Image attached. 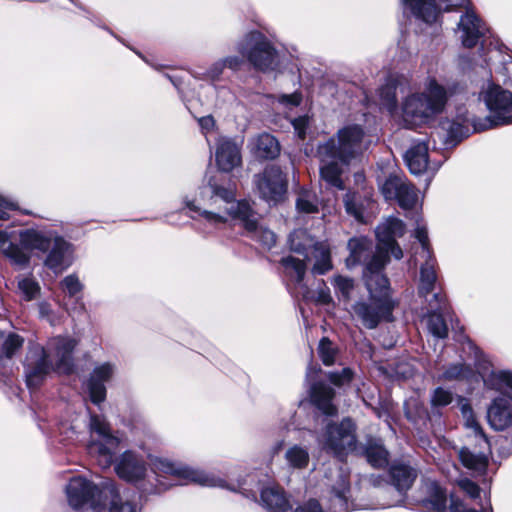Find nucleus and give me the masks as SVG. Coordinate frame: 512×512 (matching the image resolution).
I'll list each match as a JSON object with an SVG mask.
<instances>
[{"label":"nucleus","mask_w":512,"mask_h":512,"mask_svg":"<svg viewBox=\"0 0 512 512\" xmlns=\"http://www.w3.org/2000/svg\"><path fill=\"white\" fill-rule=\"evenodd\" d=\"M117 475L139 485L145 494H157L175 485L196 483L207 487H224V480L201 470L192 469L167 459H156L152 463V475L147 476L143 458L131 451L124 452L115 465Z\"/></svg>","instance_id":"f257e3e1"},{"label":"nucleus","mask_w":512,"mask_h":512,"mask_svg":"<svg viewBox=\"0 0 512 512\" xmlns=\"http://www.w3.org/2000/svg\"><path fill=\"white\" fill-rule=\"evenodd\" d=\"M107 482L113 481L104 480L99 485H96L84 477H73L66 486L69 505L74 509L87 505L90 512H102L104 501L102 492Z\"/></svg>","instance_id":"9b49d317"},{"label":"nucleus","mask_w":512,"mask_h":512,"mask_svg":"<svg viewBox=\"0 0 512 512\" xmlns=\"http://www.w3.org/2000/svg\"><path fill=\"white\" fill-rule=\"evenodd\" d=\"M9 243V237L8 234L4 231H0V250H3L6 248V246Z\"/></svg>","instance_id":"bf43d9fd"},{"label":"nucleus","mask_w":512,"mask_h":512,"mask_svg":"<svg viewBox=\"0 0 512 512\" xmlns=\"http://www.w3.org/2000/svg\"><path fill=\"white\" fill-rule=\"evenodd\" d=\"M327 378L335 385L341 386L349 383L353 378V372L350 368H344L340 372H329Z\"/></svg>","instance_id":"09e8293b"},{"label":"nucleus","mask_w":512,"mask_h":512,"mask_svg":"<svg viewBox=\"0 0 512 512\" xmlns=\"http://www.w3.org/2000/svg\"><path fill=\"white\" fill-rule=\"evenodd\" d=\"M309 120L306 116L295 118L292 121L293 128L298 138L304 140L306 137V130L308 128Z\"/></svg>","instance_id":"603ef678"},{"label":"nucleus","mask_w":512,"mask_h":512,"mask_svg":"<svg viewBox=\"0 0 512 512\" xmlns=\"http://www.w3.org/2000/svg\"><path fill=\"white\" fill-rule=\"evenodd\" d=\"M480 98L483 99L490 115L485 118L486 124L480 127L479 130L512 124V93L510 91L490 83L480 93ZM462 120L463 122L473 123L475 129L478 130L473 118L463 116Z\"/></svg>","instance_id":"0eeeda50"},{"label":"nucleus","mask_w":512,"mask_h":512,"mask_svg":"<svg viewBox=\"0 0 512 512\" xmlns=\"http://www.w3.org/2000/svg\"><path fill=\"white\" fill-rule=\"evenodd\" d=\"M427 304L429 310L426 316L428 331L438 339L447 338L449 329L444 316L449 314V308L445 295L442 292H434L432 298L427 300Z\"/></svg>","instance_id":"a211bd4d"},{"label":"nucleus","mask_w":512,"mask_h":512,"mask_svg":"<svg viewBox=\"0 0 512 512\" xmlns=\"http://www.w3.org/2000/svg\"><path fill=\"white\" fill-rule=\"evenodd\" d=\"M198 123L204 133L211 131L215 126V120L210 115L199 118Z\"/></svg>","instance_id":"4d7b16f0"},{"label":"nucleus","mask_w":512,"mask_h":512,"mask_svg":"<svg viewBox=\"0 0 512 512\" xmlns=\"http://www.w3.org/2000/svg\"><path fill=\"white\" fill-rule=\"evenodd\" d=\"M349 256L346 258V265L348 268H353L357 265H364L366 268L367 262L376 254L373 242L367 237H354L348 241Z\"/></svg>","instance_id":"5701e85b"},{"label":"nucleus","mask_w":512,"mask_h":512,"mask_svg":"<svg viewBox=\"0 0 512 512\" xmlns=\"http://www.w3.org/2000/svg\"><path fill=\"white\" fill-rule=\"evenodd\" d=\"M319 301L323 304H328L331 301V296L325 291L319 293Z\"/></svg>","instance_id":"052dcab7"},{"label":"nucleus","mask_w":512,"mask_h":512,"mask_svg":"<svg viewBox=\"0 0 512 512\" xmlns=\"http://www.w3.org/2000/svg\"><path fill=\"white\" fill-rule=\"evenodd\" d=\"M282 444H283L282 442H280V443L278 444V446H277V450L282 446Z\"/></svg>","instance_id":"69168bd1"},{"label":"nucleus","mask_w":512,"mask_h":512,"mask_svg":"<svg viewBox=\"0 0 512 512\" xmlns=\"http://www.w3.org/2000/svg\"><path fill=\"white\" fill-rule=\"evenodd\" d=\"M389 475L393 486L403 495L417 478V471L405 463L394 462L389 469Z\"/></svg>","instance_id":"a878e982"},{"label":"nucleus","mask_w":512,"mask_h":512,"mask_svg":"<svg viewBox=\"0 0 512 512\" xmlns=\"http://www.w3.org/2000/svg\"><path fill=\"white\" fill-rule=\"evenodd\" d=\"M295 512H323V509L317 500L311 499L305 502L304 504L298 506Z\"/></svg>","instance_id":"5fc2aeb1"},{"label":"nucleus","mask_w":512,"mask_h":512,"mask_svg":"<svg viewBox=\"0 0 512 512\" xmlns=\"http://www.w3.org/2000/svg\"><path fill=\"white\" fill-rule=\"evenodd\" d=\"M461 411L463 415L467 417L466 424L472 430L477 447L473 449L470 447H462L459 451V459L466 468L478 473H484L488 465L490 442L480 425L472 417L470 405L467 403L462 404Z\"/></svg>","instance_id":"9d476101"},{"label":"nucleus","mask_w":512,"mask_h":512,"mask_svg":"<svg viewBox=\"0 0 512 512\" xmlns=\"http://www.w3.org/2000/svg\"><path fill=\"white\" fill-rule=\"evenodd\" d=\"M255 183L261 198L268 203L277 204L281 202L287 192V176L276 165H269L261 174L256 175Z\"/></svg>","instance_id":"4468645a"},{"label":"nucleus","mask_w":512,"mask_h":512,"mask_svg":"<svg viewBox=\"0 0 512 512\" xmlns=\"http://www.w3.org/2000/svg\"><path fill=\"white\" fill-rule=\"evenodd\" d=\"M76 345V340L69 337L51 339L47 350L39 344L30 345L24 361L28 388L30 390L39 388L51 371L60 374L72 373L74 369L72 353Z\"/></svg>","instance_id":"20e7f679"},{"label":"nucleus","mask_w":512,"mask_h":512,"mask_svg":"<svg viewBox=\"0 0 512 512\" xmlns=\"http://www.w3.org/2000/svg\"><path fill=\"white\" fill-rule=\"evenodd\" d=\"M385 253H376L366 264L363 270V277L365 285L370 294V297L375 300L376 298H389V280L383 274L385 267Z\"/></svg>","instance_id":"dca6fc26"},{"label":"nucleus","mask_w":512,"mask_h":512,"mask_svg":"<svg viewBox=\"0 0 512 512\" xmlns=\"http://www.w3.org/2000/svg\"><path fill=\"white\" fill-rule=\"evenodd\" d=\"M41 315H47L50 311V306L47 303H41L39 305Z\"/></svg>","instance_id":"680f3d73"},{"label":"nucleus","mask_w":512,"mask_h":512,"mask_svg":"<svg viewBox=\"0 0 512 512\" xmlns=\"http://www.w3.org/2000/svg\"><path fill=\"white\" fill-rule=\"evenodd\" d=\"M338 350L327 337H323L318 345V354L326 366H331L336 361Z\"/></svg>","instance_id":"ea45409f"},{"label":"nucleus","mask_w":512,"mask_h":512,"mask_svg":"<svg viewBox=\"0 0 512 512\" xmlns=\"http://www.w3.org/2000/svg\"><path fill=\"white\" fill-rule=\"evenodd\" d=\"M89 431L90 440L87 445L89 454L101 467H110L119 446L118 437L112 434L105 417L96 414H90Z\"/></svg>","instance_id":"6e6552de"},{"label":"nucleus","mask_w":512,"mask_h":512,"mask_svg":"<svg viewBox=\"0 0 512 512\" xmlns=\"http://www.w3.org/2000/svg\"><path fill=\"white\" fill-rule=\"evenodd\" d=\"M345 209L348 214L352 215L356 220H363V210L361 206H359L355 200L354 196L346 195L345 199Z\"/></svg>","instance_id":"8fccbe9b"},{"label":"nucleus","mask_w":512,"mask_h":512,"mask_svg":"<svg viewBox=\"0 0 512 512\" xmlns=\"http://www.w3.org/2000/svg\"><path fill=\"white\" fill-rule=\"evenodd\" d=\"M381 193L386 200H397L401 208L409 210L418 202V190L405 178L389 176L381 185Z\"/></svg>","instance_id":"f3484780"},{"label":"nucleus","mask_w":512,"mask_h":512,"mask_svg":"<svg viewBox=\"0 0 512 512\" xmlns=\"http://www.w3.org/2000/svg\"><path fill=\"white\" fill-rule=\"evenodd\" d=\"M428 496L422 500L423 508L428 512H445L447 509V493L437 482L427 486Z\"/></svg>","instance_id":"7c9ffc66"},{"label":"nucleus","mask_w":512,"mask_h":512,"mask_svg":"<svg viewBox=\"0 0 512 512\" xmlns=\"http://www.w3.org/2000/svg\"><path fill=\"white\" fill-rule=\"evenodd\" d=\"M290 250L301 254L306 260L309 254L315 259L312 273L323 275L332 269L330 246L326 241H316L304 229H296L289 235Z\"/></svg>","instance_id":"1a4fd4ad"},{"label":"nucleus","mask_w":512,"mask_h":512,"mask_svg":"<svg viewBox=\"0 0 512 512\" xmlns=\"http://www.w3.org/2000/svg\"><path fill=\"white\" fill-rule=\"evenodd\" d=\"M295 204L299 214H315L319 212V198L312 190L301 188L297 193Z\"/></svg>","instance_id":"72a5a7b5"},{"label":"nucleus","mask_w":512,"mask_h":512,"mask_svg":"<svg viewBox=\"0 0 512 512\" xmlns=\"http://www.w3.org/2000/svg\"><path fill=\"white\" fill-rule=\"evenodd\" d=\"M449 509L451 512H493L490 501H487L485 504H482L480 511H477L475 509L466 508V506L461 500L456 499L453 496H451L450 499Z\"/></svg>","instance_id":"49530a36"},{"label":"nucleus","mask_w":512,"mask_h":512,"mask_svg":"<svg viewBox=\"0 0 512 512\" xmlns=\"http://www.w3.org/2000/svg\"><path fill=\"white\" fill-rule=\"evenodd\" d=\"M260 499L262 506L269 512H286L291 508L284 491L277 485L263 488Z\"/></svg>","instance_id":"bb28decb"},{"label":"nucleus","mask_w":512,"mask_h":512,"mask_svg":"<svg viewBox=\"0 0 512 512\" xmlns=\"http://www.w3.org/2000/svg\"><path fill=\"white\" fill-rule=\"evenodd\" d=\"M380 96L382 98V104L391 114H393L397 108L395 90L391 87L382 88Z\"/></svg>","instance_id":"de8ad7c7"},{"label":"nucleus","mask_w":512,"mask_h":512,"mask_svg":"<svg viewBox=\"0 0 512 512\" xmlns=\"http://www.w3.org/2000/svg\"><path fill=\"white\" fill-rule=\"evenodd\" d=\"M48 251L45 265L54 272H62L72 264V245L63 237L56 235Z\"/></svg>","instance_id":"412c9836"},{"label":"nucleus","mask_w":512,"mask_h":512,"mask_svg":"<svg viewBox=\"0 0 512 512\" xmlns=\"http://www.w3.org/2000/svg\"><path fill=\"white\" fill-rule=\"evenodd\" d=\"M0 207L14 210L16 209V205L5 197L0 196Z\"/></svg>","instance_id":"13d9d810"},{"label":"nucleus","mask_w":512,"mask_h":512,"mask_svg":"<svg viewBox=\"0 0 512 512\" xmlns=\"http://www.w3.org/2000/svg\"><path fill=\"white\" fill-rule=\"evenodd\" d=\"M18 288L23 293L25 300L30 301L36 297L39 292V286L31 278H23L18 283Z\"/></svg>","instance_id":"a18cd8bd"},{"label":"nucleus","mask_w":512,"mask_h":512,"mask_svg":"<svg viewBox=\"0 0 512 512\" xmlns=\"http://www.w3.org/2000/svg\"><path fill=\"white\" fill-rule=\"evenodd\" d=\"M61 287L70 297L76 296L83 289L82 283L75 274L66 276L61 281Z\"/></svg>","instance_id":"37998d69"},{"label":"nucleus","mask_w":512,"mask_h":512,"mask_svg":"<svg viewBox=\"0 0 512 512\" xmlns=\"http://www.w3.org/2000/svg\"><path fill=\"white\" fill-rule=\"evenodd\" d=\"M57 234L51 230L25 229L20 231L19 240L23 248L47 252Z\"/></svg>","instance_id":"b1692460"},{"label":"nucleus","mask_w":512,"mask_h":512,"mask_svg":"<svg viewBox=\"0 0 512 512\" xmlns=\"http://www.w3.org/2000/svg\"><path fill=\"white\" fill-rule=\"evenodd\" d=\"M281 264L284 268L286 276L293 282L302 283L306 273V263L304 260H299L293 256L282 258Z\"/></svg>","instance_id":"f704fd0d"},{"label":"nucleus","mask_w":512,"mask_h":512,"mask_svg":"<svg viewBox=\"0 0 512 512\" xmlns=\"http://www.w3.org/2000/svg\"><path fill=\"white\" fill-rule=\"evenodd\" d=\"M364 130L361 125L349 124L339 129L335 137L317 146L320 176L330 186L344 189L341 178L343 167L348 166L363 151Z\"/></svg>","instance_id":"7ed1b4c3"},{"label":"nucleus","mask_w":512,"mask_h":512,"mask_svg":"<svg viewBox=\"0 0 512 512\" xmlns=\"http://www.w3.org/2000/svg\"><path fill=\"white\" fill-rule=\"evenodd\" d=\"M279 102L284 104L285 106H290V107H294V106H298L300 103H301V95L298 94V93H292V94H289V95H281L279 97Z\"/></svg>","instance_id":"6e6d98bb"},{"label":"nucleus","mask_w":512,"mask_h":512,"mask_svg":"<svg viewBox=\"0 0 512 512\" xmlns=\"http://www.w3.org/2000/svg\"><path fill=\"white\" fill-rule=\"evenodd\" d=\"M473 374V369L466 364L456 363L449 365L440 376L443 381H460L470 378Z\"/></svg>","instance_id":"4c0bfd02"},{"label":"nucleus","mask_w":512,"mask_h":512,"mask_svg":"<svg viewBox=\"0 0 512 512\" xmlns=\"http://www.w3.org/2000/svg\"><path fill=\"white\" fill-rule=\"evenodd\" d=\"M6 219H8L7 212L0 209V220H6Z\"/></svg>","instance_id":"e2e57ef3"},{"label":"nucleus","mask_w":512,"mask_h":512,"mask_svg":"<svg viewBox=\"0 0 512 512\" xmlns=\"http://www.w3.org/2000/svg\"><path fill=\"white\" fill-rule=\"evenodd\" d=\"M405 162L412 174L424 172L428 165V145L425 141L414 143L404 155Z\"/></svg>","instance_id":"c756f323"},{"label":"nucleus","mask_w":512,"mask_h":512,"mask_svg":"<svg viewBox=\"0 0 512 512\" xmlns=\"http://www.w3.org/2000/svg\"><path fill=\"white\" fill-rule=\"evenodd\" d=\"M355 424L350 418L339 424H328L323 440V447L339 459L356 450Z\"/></svg>","instance_id":"ddd939ff"},{"label":"nucleus","mask_w":512,"mask_h":512,"mask_svg":"<svg viewBox=\"0 0 512 512\" xmlns=\"http://www.w3.org/2000/svg\"><path fill=\"white\" fill-rule=\"evenodd\" d=\"M103 510L108 508L109 512H138L137 507L129 501L123 502L114 482H107L102 492Z\"/></svg>","instance_id":"c85d7f7f"},{"label":"nucleus","mask_w":512,"mask_h":512,"mask_svg":"<svg viewBox=\"0 0 512 512\" xmlns=\"http://www.w3.org/2000/svg\"><path fill=\"white\" fill-rule=\"evenodd\" d=\"M416 228L414 231V237L419 241L421 245V257L425 259V262L420 267V279L418 285V293L420 297H423L428 300L427 297L431 294L435 288L437 283V262L433 256L428 232L425 224L422 223V220L417 215L416 219Z\"/></svg>","instance_id":"f8f14e48"},{"label":"nucleus","mask_w":512,"mask_h":512,"mask_svg":"<svg viewBox=\"0 0 512 512\" xmlns=\"http://www.w3.org/2000/svg\"><path fill=\"white\" fill-rule=\"evenodd\" d=\"M363 452L373 467L380 468L388 464L389 453L380 440H369Z\"/></svg>","instance_id":"473e14b6"},{"label":"nucleus","mask_w":512,"mask_h":512,"mask_svg":"<svg viewBox=\"0 0 512 512\" xmlns=\"http://www.w3.org/2000/svg\"><path fill=\"white\" fill-rule=\"evenodd\" d=\"M404 233V222L394 217L388 218L376 228V237L379 243H391L397 237L403 236Z\"/></svg>","instance_id":"2f4dec72"},{"label":"nucleus","mask_w":512,"mask_h":512,"mask_svg":"<svg viewBox=\"0 0 512 512\" xmlns=\"http://www.w3.org/2000/svg\"><path fill=\"white\" fill-rule=\"evenodd\" d=\"M251 152L258 159H274L280 153L278 140L269 133H262L251 143Z\"/></svg>","instance_id":"cd10ccee"},{"label":"nucleus","mask_w":512,"mask_h":512,"mask_svg":"<svg viewBox=\"0 0 512 512\" xmlns=\"http://www.w3.org/2000/svg\"><path fill=\"white\" fill-rule=\"evenodd\" d=\"M215 156L217 166L224 172H230L242 163L240 147L229 138L219 139Z\"/></svg>","instance_id":"4be33fe9"},{"label":"nucleus","mask_w":512,"mask_h":512,"mask_svg":"<svg viewBox=\"0 0 512 512\" xmlns=\"http://www.w3.org/2000/svg\"><path fill=\"white\" fill-rule=\"evenodd\" d=\"M459 401L462 402L464 399L462 397H458Z\"/></svg>","instance_id":"338daca9"},{"label":"nucleus","mask_w":512,"mask_h":512,"mask_svg":"<svg viewBox=\"0 0 512 512\" xmlns=\"http://www.w3.org/2000/svg\"><path fill=\"white\" fill-rule=\"evenodd\" d=\"M459 487L471 498H478L480 495V487L473 481L465 478L458 481Z\"/></svg>","instance_id":"3c124183"},{"label":"nucleus","mask_w":512,"mask_h":512,"mask_svg":"<svg viewBox=\"0 0 512 512\" xmlns=\"http://www.w3.org/2000/svg\"><path fill=\"white\" fill-rule=\"evenodd\" d=\"M226 68V63L222 60L215 62L207 71V77L212 80H218Z\"/></svg>","instance_id":"864d4df0"},{"label":"nucleus","mask_w":512,"mask_h":512,"mask_svg":"<svg viewBox=\"0 0 512 512\" xmlns=\"http://www.w3.org/2000/svg\"><path fill=\"white\" fill-rule=\"evenodd\" d=\"M3 252L6 257L17 265L24 266L29 263L30 256L17 244L9 242Z\"/></svg>","instance_id":"a19ab883"},{"label":"nucleus","mask_w":512,"mask_h":512,"mask_svg":"<svg viewBox=\"0 0 512 512\" xmlns=\"http://www.w3.org/2000/svg\"><path fill=\"white\" fill-rule=\"evenodd\" d=\"M394 304L390 298L358 301L352 306L353 314L367 329H375L381 321H392Z\"/></svg>","instance_id":"2eb2a0df"},{"label":"nucleus","mask_w":512,"mask_h":512,"mask_svg":"<svg viewBox=\"0 0 512 512\" xmlns=\"http://www.w3.org/2000/svg\"><path fill=\"white\" fill-rule=\"evenodd\" d=\"M332 284L343 300L348 301L350 299L354 289V281L352 278L338 275L333 278Z\"/></svg>","instance_id":"79ce46f5"},{"label":"nucleus","mask_w":512,"mask_h":512,"mask_svg":"<svg viewBox=\"0 0 512 512\" xmlns=\"http://www.w3.org/2000/svg\"><path fill=\"white\" fill-rule=\"evenodd\" d=\"M380 252H383L386 255L385 264L389 261V253L397 260L403 257L402 249L396 240H393L391 243H379L376 248V253Z\"/></svg>","instance_id":"c03bdc74"},{"label":"nucleus","mask_w":512,"mask_h":512,"mask_svg":"<svg viewBox=\"0 0 512 512\" xmlns=\"http://www.w3.org/2000/svg\"><path fill=\"white\" fill-rule=\"evenodd\" d=\"M200 200L209 207L222 208L223 213L210 210H201L194 201L186 200V207L191 211L199 212L206 222L218 226L226 223L228 217L237 220L244 227L247 235L259 242L265 248H272L276 243V235L270 229L259 224L258 214L246 200L236 201L235 186L223 183L220 176H212L206 185L200 188Z\"/></svg>","instance_id":"f03ea898"},{"label":"nucleus","mask_w":512,"mask_h":512,"mask_svg":"<svg viewBox=\"0 0 512 512\" xmlns=\"http://www.w3.org/2000/svg\"><path fill=\"white\" fill-rule=\"evenodd\" d=\"M350 494L349 473L342 467L337 471V479L329 490V512H348Z\"/></svg>","instance_id":"aec40b11"},{"label":"nucleus","mask_w":512,"mask_h":512,"mask_svg":"<svg viewBox=\"0 0 512 512\" xmlns=\"http://www.w3.org/2000/svg\"><path fill=\"white\" fill-rule=\"evenodd\" d=\"M241 56H228L223 59L226 67L238 70L245 60L254 69L266 72L274 70L278 65V54L265 35L258 31L247 33L236 46Z\"/></svg>","instance_id":"423d86ee"},{"label":"nucleus","mask_w":512,"mask_h":512,"mask_svg":"<svg viewBox=\"0 0 512 512\" xmlns=\"http://www.w3.org/2000/svg\"><path fill=\"white\" fill-rule=\"evenodd\" d=\"M285 459L289 467L293 469H304L309 463V452L300 445L291 446L285 453Z\"/></svg>","instance_id":"c9c22d12"},{"label":"nucleus","mask_w":512,"mask_h":512,"mask_svg":"<svg viewBox=\"0 0 512 512\" xmlns=\"http://www.w3.org/2000/svg\"><path fill=\"white\" fill-rule=\"evenodd\" d=\"M460 128V125L457 124V123H453L451 125V129H450V133L452 134L456 129H459Z\"/></svg>","instance_id":"0e129e2a"},{"label":"nucleus","mask_w":512,"mask_h":512,"mask_svg":"<svg viewBox=\"0 0 512 512\" xmlns=\"http://www.w3.org/2000/svg\"><path fill=\"white\" fill-rule=\"evenodd\" d=\"M454 393L447 388L437 387L430 395V405L432 412L439 413V409L450 405L454 400Z\"/></svg>","instance_id":"58836bf2"},{"label":"nucleus","mask_w":512,"mask_h":512,"mask_svg":"<svg viewBox=\"0 0 512 512\" xmlns=\"http://www.w3.org/2000/svg\"><path fill=\"white\" fill-rule=\"evenodd\" d=\"M448 100L445 87L429 79L421 93H413L402 103V118L408 128L427 123L443 112Z\"/></svg>","instance_id":"39448f33"},{"label":"nucleus","mask_w":512,"mask_h":512,"mask_svg":"<svg viewBox=\"0 0 512 512\" xmlns=\"http://www.w3.org/2000/svg\"><path fill=\"white\" fill-rule=\"evenodd\" d=\"M115 371V365L109 362L98 364L93 368L86 385L90 400L94 404L99 405L106 399L105 384L113 378Z\"/></svg>","instance_id":"6ab92c4d"},{"label":"nucleus","mask_w":512,"mask_h":512,"mask_svg":"<svg viewBox=\"0 0 512 512\" xmlns=\"http://www.w3.org/2000/svg\"><path fill=\"white\" fill-rule=\"evenodd\" d=\"M23 338L11 333L7 336L0 332V360L2 357L11 358L23 345Z\"/></svg>","instance_id":"e433bc0d"},{"label":"nucleus","mask_w":512,"mask_h":512,"mask_svg":"<svg viewBox=\"0 0 512 512\" xmlns=\"http://www.w3.org/2000/svg\"><path fill=\"white\" fill-rule=\"evenodd\" d=\"M335 397L334 389L323 383H315L311 388V401L312 403L325 415L335 416L338 409L334 405L333 400Z\"/></svg>","instance_id":"393cba45"}]
</instances>
